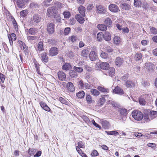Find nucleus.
<instances>
[{
	"mask_svg": "<svg viewBox=\"0 0 157 157\" xmlns=\"http://www.w3.org/2000/svg\"><path fill=\"white\" fill-rule=\"evenodd\" d=\"M36 51H42L44 50L43 47V43L42 42H40L37 45V48H36Z\"/></svg>",
	"mask_w": 157,
	"mask_h": 157,
	"instance_id": "obj_29",
	"label": "nucleus"
},
{
	"mask_svg": "<svg viewBox=\"0 0 157 157\" xmlns=\"http://www.w3.org/2000/svg\"><path fill=\"white\" fill-rule=\"evenodd\" d=\"M132 117L137 121L141 120L143 117V113L138 110L133 111L132 113Z\"/></svg>",
	"mask_w": 157,
	"mask_h": 157,
	"instance_id": "obj_2",
	"label": "nucleus"
},
{
	"mask_svg": "<svg viewBox=\"0 0 157 157\" xmlns=\"http://www.w3.org/2000/svg\"><path fill=\"white\" fill-rule=\"evenodd\" d=\"M89 52L88 50L85 49L82 51L81 54L83 57H86L89 54Z\"/></svg>",
	"mask_w": 157,
	"mask_h": 157,
	"instance_id": "obj_41",
	"label": "nucleus"
},
{
	"mask_svg": "<svg viewBox=\"0 0 157 157\" xmlns=\"http://www.w3.org/2000/svg\"><path fill=\"white\" fill-rule=\"evenodd\" d=\"M71 32V28L70 27L65 28L63 34L64 35L67 36L69 35Z\"/></svg>",
	"mask_w": 157,
	"mask_h": 157,
	"instance_id": "obj_43",
	"label": "nucleus"
},
{
	"mask_svg": "<svg viewBox=\"0 0 157 157\" xmlns=\"http://www.w3.org/2000/svg\"><path fill=\"white\" fill-rule=\"evenodd\" d=\"M37 32L36 28H32L30 29L28 31L29 34L32 35H35Z\"/></svg>",
	"mask_w": 157,
	"mask_h": 157,
	"instance_id": "obj_30",
	"label": "nucleus"
},
{
	"mask_svg": "<svg viewBox=\"0 0 157 157\" xmlns=\"http://www.w3.org/2000/svg\"><path fill=\"white\" fill-rule=\"evenodd\" d=\"M90 92L93 95L98 96L99 94V92L96 89H92L90 90Z\"/></svg>",
	"mask_w": 157,
	"mask_h": 157,
	"instance_id": "obj_39",
	"label": "nucleus"
},
{
	"mask_svg": "<svg viewBox=\"0 0 157 157\" xmlns=\"http://www.w3.org/2000/svg\"><path fill=\"white\" fill-rule=\"evenodd\" d=\"M8 36L9 39H11V40H15L17 38L15 34L14 33H12L11 34H8Z\"/></svg>",
	"mask_w": 157,
	"mask_h": 157,
	"instance_id": "obj_40",
	"label": "nucleus"
},
{
	"mask_svg": "<svg viewBox=\"0 0 157 157\" xmlns=\"http://www.w3.org/2000/svg\"><path fill=\"white\" fill-rule=\"evenodd\" d=\"M92 123L94 124V126H95L96 127L100 129L101 128V127L98 124L96 123L94 120H92L91 121Z\"/></svg>",
	"mask_w": 157,
	"mask_h": 157,
	"instance_id": "obj_64",
	"label": "nucleus"
},
{
	"mask_svg": "<svg viewBox=\"0 0 157 157\" xmlns=\"http://www.w3.org/2000/svg\"><path fill=\"white\" fill-rule=\"evenodd\" d=\"M120 113L122 116H126L127 114V111L126 109H122L120 110Z\"/></svg>",
	"mask_w": 157,
	"mask_h": 157,
	"instance_id": "obj_53",
	"label": "nucleus"
},
{
	"mask_svg": "<svg viewBox=\"0 0 157 157\" xmlns=\"http://www.w3.org/2000/svg\"><path fill=\"white\" fill-rule=\"evenodd\" d=\"M59 100L62 103L65 104H67V103L68 102L64 98L61 97L59 98Z\"/></svg>",
	"mask_w": 157,
	"mask_h": 157,
	"instance_id": "obj_55",
	"label": "nucleus"
},
{
	"mask_svg": "<svg viewBox=\"0 0 157 157\" xmlns=\"http://www.w3.org/2000/svg\"><path fill=\"white\" fill-rule=\"evenodd\" d=\"M100 56L102 58L106 59L107 58L108 55L105 52H102Z\"/></svg>",
	"mask_w": 157,
	"mask_h": 157,
	"instance_id": "obj_58",
	"label": "nucleus"
},
{
	"mask_svg": "<svg viewBox=\"0 0 157 157\" xmlns=\"http://www.w3.org/2000/svg\"><path fill=\"white\" fill-rule=\"evenodd\" d=\"M66 87L68 91L73 92L75 90V87L72 83L71 82H68L66 85Z\"/></svg>",
	"mask_w": 157,
	"mask_h": 157,
	"instance_id": "obj_17",
	"label": "nucleus"
},
{
	"mask_svg": "<svg viewBox=\"0 0 157 157\" xmlns=\"http://www.w3.org/2000/svg\"><path fill=\"white\" fill-rule=\"evenodd\" d=\"M20 46L22 50H23L25 52V53L28 52V47L25 45V44L21 41L19 42Z\"/></svg>",
	"mask_w": 157,
	"mask_h": 157,
	"instance_id": "obj_18",
	"label": "nucleus"
},
{
	"mask_svg": "<svg viewBox=\"0 0 157 157\" xmlns=\"http://www.w3.org/2000/svg\"><path fill=\"white\" fill-rule=\"evenodd\" d=\"M47 30L49 34H53L55 31V25L53 23H50L47 25Z\"/></svg>",
	"mask_w": 157,
	"mask_h": 157,
	"instance_id": "obj_6",
	"label": "nucleus"
},
{
	"mask_svg": "<svg viewBox=\"0 0 157 157\" xmlns=\"http://www.w3.org/2000/svg\"><path fill=\"white\" fill-rule=\"evenodd\" d=\"M91 155L93 156H97L98 155V153L97 150H94L92 151Z\"/></svg>",
	"mask_w": 157,
	"mask_h": 157,
	"instance_id": "obj_57",
	"label": "nucleus"
},
{
	"mask_svg": "<svg viewBox=\"0 0 157 157\" xmlns=\"http://www.w3.org/2000/svg\"><path fill=\"white\" fill-rule=\"evenodd\" d=\"M86 99L87 101L89 103H90L92 102V98L90 95H86Z\"/></svg>",
	"mask_w": 157,
	"mask_h": 157,
	"instance_id": "obj_52",
	"label": "nucleus"
},
{
	"mask_svg": "<svg viewBox=\"0 0 157 157\" xmlns=\"http://www.w3.org/2000/svg\"><path fill=\"white\" fill-rule=\"evenodd\" d=\"M108 97L109 96L106 95L102 96L98 101V105L100 106L102 105L105 103V100L108 99Z\"/></svg>",
	"mask_w": 157,
	"mask_h": 157,
	"instance_id": "obj_9",
	"label": "nucleus"
},
{
	"mask_svg": "<svg viewBox=\"0 0 157 157\" xmlns=\"http://www.w3.org/2000/svg\"><path fill=\"white\" fill-rule=\"evenodd\" d=\"M58 53V50L57 48L55 47L51 48L49 51L50 56H53L57 55Z\"/></svg>",
	"mask_w": 157,
	"mask_h": 157,
	"instance_id": "obj_10",
	"label": "nucleus"
},
{
	"mask_svg": "<svg viewBox=\"0 0 157 157\" xmlns=\"http://www.w3.org/2000/svg\"><path fill=\"white\" fill-rule=\"evenodd\" d=\"M74 71L71 70L69 72V74L72 77L76 78L77 75L76 73L78 71V68L76 67H74Z\"/></svg>",
	"mask_w": 157,
	"mask_h": 157,
	"instance_id": "obj_12",
	"label": "nucleus"
},
{
	"mask_svg": "<svg viewBox=\"0 0 157 157\" xmlns=\"http://www.w3.org/2000/svg\"><path fill=\"white\" fill-rule=\"evenodd\" d=\"M33 20L34 22L38 23L40 22L41 20V17L39 15L35 14L33 17Z\"/></svg>",
	"mask_w": 157,
	"mask_h": 157,
	"instance_id": "obj_15",
	"label": "nucleus"
},
{
	"mask_svg": "<svg viewBox=\"0 0 157 157\" xmlns=\"http://www.w3.org/2000/svg\"><path fill=\"white\" fill-rule=\"evenodd\" d=\"M27 38L30 42H32L33 40L36 39H37V37L34 36H27Z\"/></svg>",
	"mask_w": 157,
	"mask_h": 157,
	"instance_id": "obj_46",
	"label": "nucleus"
},
{
	"mask_svg": "<svg viewBox=\"0 0 157 157\" xmlns=\"http://www.w3.org/2000/svg\"><path fill=\"white\" fill-rule=\"evenodd\" d=\"M11 18L12 22L13 24V25L14 26L15 29L16 30L17 29H18L17 25L15 20L13 17H11Z\"/></svg>",
	"mask_w": 157,
	"mask_h": 157,
	"instance_id": "obj_37",
	"label": "nucleus"
},
{
	"mask_svg": "<svg viewBox=\"0 0 157 157\" xmlns=\"http://www.w3.org/2000/svg\"><path fill=\"white\" fill-rule=\"evenodd\" d=\"M97 89L100 91L104 93H108L109 90L108 89L105 88L103 87L98 86L97 87Z\"/></svg>",
	"mask_w": 157,
	"mask_h": 157,
	"instance_id": "obj_31",
	"label": "nucleus"
},
{
	"mask_svg": "<svg viewBox=\"0 0 157 157\" xmlns=\"http://www.w3.org/2000/svg\"><path fill=\"white\" fill-rule=\"evenodd\" d=\"M113 91L115 94H118L120 95H122L124 93V91L123 89L118 86L115 87Z\"/></svg>",
	"mask_w": 157,
	"mask_h": 157,
	"instance_id": "obj_11",
	"label": "nucleus"
},
{
	"mask_svg": "<svg viewBox=\"0 0 157 157\" xmlns=\"http://www.w3.org/2000/svg\"><path fill=\"white\" fill-rule=\"evenodd\" d=\"M97 11L100 14H106L107 11L105 7L101 5H98L96 6Z\"/></svg>",
	"mask_w": 157,
	"mask_h": 157,
	"instance_id": "obj_5",
	"label": "nucleus"
},
{
	"mask_svg": "<svg viewBox=\"0 0 157 157\" xmlns=\"http://www.w3.org/2000/svg\"><path fill=\"white\" fill-rule=\"evenodd\" d=\"M100 67L102 69L107 70L109 67V65L107 63H100Z\"/></svg>",
	"mask_w": 157,
	"mask_h": 157,
	"instance_id": "obj_22",
	"label": "nucleus"
},
{
	"mask_svg": "<svg viewBox=\"0 0 157 157\" xmlns=\"http://www.w3.org/2000/svg\"><path fill=\"white\" fill-rule=\"evenodd\" d=\"M103 33L101 32L99 33L97 35V38L98 41H100L103 36Z\"/></svg>",
	"mask_w": 157,
	"mask_h": 157,
	"instance_id": "obj_50",
	"label": "nucleus"
},
{
	"mask_svg": "<svg viewBox=\"0 0 157 157\" xmlns=\"http://www.w3.org/2000/svg\"><path fill=\"white\" fill-rule=\"evenodd\" d=\"M96 50L95 47H93L92 48V51L89 54V57L92 61H95L97 58V55L94 51Z\"/></svg>",
	"mask_w": 157,
	"mask_h": 157,
	"instance_id": "obj_4",
	"label": "nucleus"
},
{
	"mask_svg": "<svg viewBox=\"0 0 157 157\" xmlns=\"http://www.w3.org/2000/svg\"><path fill=\"white\" fill-rule=\"evenodd\" d=\"M142 57V55L141 53L138 52L135 55V59L136 61H139L141 60Z\"/></svg>",
	"mask_w": 157,
	"mask_h": 157,
	"instance_id": "obj_28",
	"label": "nucleus"
},
{
	"mask_svg": "<svg viewBox=\"0 0 157 157\" xmlns=\"http://www.w3.org/2000/svg\"><path fill=\"white\" fill-rule=\"evenodd\" d=\"M113 41L114 44H118L120 42V38L118 36H115L113 39Z\"/></svg>",
	"mask_w": 157,
	"mask_h": 157,
	"instance_id": "obj_34",
	"label": "nucleus"
},
{
	"mask_svg": "<svg viewBox=\"0 0 157 157\" xmlns=\"http://www.w3.org/2000/svg\"><path fill=\"white\" fill-rule=\"evenodd\" d=\"M143 86L146 87L150 85V83L147 81H143L142 83Z\"/></svg>",
	"mask_w": 157,
	"mask_h": 157,
	"instance_id": "obj_63",
	"label": "nucleus"
},
{
	"mask_svg": "<svg viewBox=\"0 0 157 157\" xmlns=\"http://www.w3.org/2000/svg\"><path fill=\"white\" fill-rule=\"evenodd\" d=\"M13 2L15 4L16 1V5L17 6L22 8L25 6L26 3L29 2V0H13Z\"/></svg>",
	"mask_w": 157,
	"mask_h": 157,
	"instance_id": "obj_3",
	"label": "nucleus"
},
{
	"mask_svg": "<svg viewBox=\"0 0 157 157\" xmlns=\"http://www.w3.org/2000/svg\"><path fill=\"white\" fill-rule=\"evenodd\" d=\"M144 67L150 71H153L155 68L154 65L149 62L145 63Z\"/></svg>",
	"mask_w": 157,
	"mask_h": 157,
	"instance_id": "obj_7",
	"label": "nucleus"
},
{
	"mask_svg": "<svg viewBox=\"0 0 157 157\" xmlns=\"http://www.w3.org/2000/svg\"><path fill=\"white\" fill-rule=\"evenodd\" d=\"M85 16H82L79 15V23H83L84 21V17Z\"/></svg>",
	"mask_w": 157,
	"mask_h": 157,
	"instance_id": "obj_56",
	"label": "nucleus"
},
{
	"mask_svg": "<svg viewBox=\"0 0 157 157\" xmlns=\"http://www.w3.org/2000/svg\"><path fill=\"white\" fill-rule=\"evenodd\" d=\"M63 14L64 16V17L65 18H69L71 16V14L70 12L67 11H66L64 12L63 13Z\"/></svg>",
	"mask_w": 157,
	"mask_h": 157,
	"instance_id": "obj_44",
	"label": "nucleus"
},
{
	"mask_svg": "<svg viewBox=\"0 0 157 157\" xmlns=\"http://www.w3.org/2000/svg\"><path fill=\"white\" fill-rule=\"evenodd\" d=\"M36 151V149L34 148H29L28 151V153L29 155V156L33 155Z\"/></svg>",
	"mask_w": 157,
	"mask_h": 157,
	"instance_id": "obj_36",
	"label": "nucleus"
},
{
	"mask_svg": "<svg viewBox=\"0 0 157 157\" xmlns=\"http://www.w3.org/2000/svg\"><path fill=\"white\" fill-rule=\"evenodd\" d=\"M102 127L105 129H107L109 126V123L106 121H104L101 122Z\"/></svg>",
	"mask_w": 157,
	"mask_h": 157,
	"instance_id": "obj_35",
	"label": "nucleus"
},
{
	"mask_svg": "<svg viewBox=\"0 0 157 157\" xmlns=\"http://www.w3.org/2000/svg\"><path fill=\"white\" fill-rule=\"evenodd\" d=\"M77 38L76 36H71L69 37V39L72 42H75L77 40Z\"/></svg>",
	"mask_w": 157,
	"mask_h": 157,
	"instance_id": "obj_49",
	"label": "nucleus"
},
{
	"mask_svg": "<svg viewBox=\"0 0 157 157\" xmlns=\"http://www.w3.org/2000/svg\"><path fill=\"white\" fill-rule=\"evenodd\" d=\"M121 7L123 9L126 10H130L131 6L129 5L126 3H122L121 4Z\"/></svg>",
	"mask_w": 157,
	"mask_h": 157,
	"instance_id": "obj_23",
	"label": "nucleus"
},
{
	"mask_svg": "<svg viewBox=\"0 0 157 157\" xmlns=\"http://www.w3.org/2000/svg\"><path fill=\"white\" fill-rule=\"evenodd\" d=\"M58 76L59 79L61 81L65 80L66 75L65 73L62 71H59L58 73Z\"/></svg>",
	"mask_w": 157,
	"mask_h": 157,
	"instance_id": "obj_13",
	"label": "nucleus"
},
{
	"mask_svg": "<svg viewBox=\"0 0 157 157\" xmlns=\"http://www.w3.org/2000/svg\"><path fill=\"white\" fill-rule=\"evenodd\" d=\"M27 13V11L26 10H23L20 13V15L22 17H24Z\"/></svg>",
	"mask_w": 157,
	"mask_h": 157,
	"instance_id": "obj_60",
	"label": "nucleus"
},
{
	"mask_svg": "<svg viewBox=\"0 0 157 157\" xmlns=\"http://www.w3.org/2000/svg\"><path fill=\"white\" fill-rule=\"evenodd\" d=\"M142 6L143 8L146 10L148 9L150 7L149 4L147 3V2H144L143 3Z\"/></svg>",
	"mask_w": 157,
	"mask_h": 157,
	"instance_id": "obj_48",
	"label": "nucleus"
},
{
	"mask_svg": "<svg viewBox=\"0 0 157 157\" xmlns=\"http://www.w3.org/2000/svg\"><path fill=\"white\" fill-rule=\"evenodd\" d=\"M71 67V65L69 63H65L62 66V69L65 70H68Z\"/></svg>",
	"mask_w": 157,
	"mask_h": 157,
	"instance_id": "obj_26",
	"label": "nucleus"
},
{
	"mask_svg": "<svg viewBox=\"0 0 157 157\" xmlns=\"http://www.w3.org/2000/svg\"><path fill=\"white\" fill-rule=\"evenodd\" d=\"M151 32L154 34H157V29L152 27L150 29Z\"/></svg>",
	"mask_w": 157,
	"mask_h": 157,
	"instance_id": "obj_59",
	"label": "nucleus"
},
{
	"mask_svg": "<svg viewBox=\"0 0 157 157\" xmlns=\"http://www.w3.org/2000/svg\"><path fill=\"white\" fill-rule=\"evenodd\" d=\"M126 85L127 87L131 88L134 86V84L131 81H127L126 82Z\"/></svg>",
	"mask_w": 157,
	"mask_h": 157,
	"instance_id": "obj_38",
	"label": "nucleus"
},
{
	"mask_svg": "<svg viewBox=\"0 0 157 157\" xmlns=\"http://www.w3.org/2000/svg\"><path fill=\"white\" fill-rule=\"evenodd\" d=\"M83 120L87 124L90 122V120L89 118L86 116H82L81 117Z\"/></svg>",
	"mask_w": 157,
	"mask_h": 157,
	"instance_id": "obj_54",
	"label": "nucleus"
},
{
	"mask_svg": "<svg viewBox=\"0 0 157 157\" xmlns=\"http://www.w3.org/2000/svg\"><path fill=\"white\" fill-rule=\"evenodd\" d=\"M143 118L147 122L150 121L151 120L150 118V117H149V114L148 115L146 114H145L144 115H143Z\"/></svg>",
	"mask_w": 157,
	"mask_h": 157,
	"instance_id": "obj_47",
	"label": "nucleus"
},
{
	"mask_svg": "<svg viewBox=\"0 0 157 157\" xmlns=\"http://www.w3.org/2000/svg\"><path fill=\"white\" fill-rule=\"evenodd\" d=\"M85 94V93L83 91L79 92V98H84Z\"/></svg>",
	"mask_w": 157,
	"mask_h": 157,
	"instance_id": "obj_62",
	"label": "nucleus"
},
{
	"mask_svg": "<svg viewBox=\"0 0 157 157\" xmlns=\"http://www.w3.org/2000/svg\"><path fill=\"white\" fill-rule=\"evenodd\" d=\"M149 116L151 119H153L157 116V112L156 111H151L149 113Z\"/></svg>",
	"mask_w": 157,
	"mask_h": 157,
	"instance_id": "obj_27",
	"label": "nucleus"
},
{
	"mask_svg": "<svg viewBox=\"0 0 157 157\" xmlns=\"http://www.w3.org/2000/svg\"><path fill=\"white\" fill-rule=\"evenodd\" d=\"M115 69L113 67H110L105 72V74L106 75H109L112 77L114 75L115 72Z\"/></svg>",
	"mask_w": 157,
	"mask_h": 157,
	"instance_id": "obj_16",
	"label": "nucleus"
},
{
	"mask_svg": "<svg viewBox=\"0 0 157 157\" xmlns=\"http://www.w3.org/2000/svg\"><path fill=\"white\" fill-rule=\"evenodd\" d=\"M30 6L31 8H36L39 7V5L37 3L34 2H31L30 5Z\"/></svg>",
	"mask_w": 157,
	"mask_h": 157,
	"instance_id": "obj_51",
	"label": "nucleus"
},
{
	"mask_svg": "<svg viewBox=\"0 0 157 157\" xmlns=\"http://www.w3.org/2000/svg\"><path fill=\"white\" fill-rule=\"evenodd\" d=\"M140 104L142 105H145L146 101L143 98H140L139 99V101Z\"/></svg>",
	"mask_w": 157,
	"mask_h": 157,
	"instance_id": "obj_61",
	"label": "nucleus"
},
{
	"mask_svg": "<svg viewBox=\"0 0 157 157\" xmlns=\"http://www.w3.org/2000/svg\"><path fill=\"white\" fill-rule=\"evenodd\" d=\"M97 27L99 29L102 31H105L107 29V27L105 25L100 24L97 25Z\"/></svg>",
	"mask_w": 157,
	"mask_h": 157,
	"instance_id": "obj_25",
	"label": "nucleus"
},
{
	"mask_svg": "<svg viewBox=\"0 0 157 157\" xmlns=\"http://www.w3.org/2000/svg\"><path fill=\"white\" fill-rule=\"evenodd\" d=\"M103 37L105 40L108 41H110L111 40V34L109 33L108 32H106L103 34Z\"/></svg>",
	"mask_w": 157,
	"mask_h": 157,
	"instance_id": "obj_20",
	"label": "nucleus"
},
{
	"mask_svg": "<svg viewBox=\"0 0 157 157\" xmlns=\"http://www.w3.org/2000/svg\"><path fill=\"white\" fill-rule=\"evenodd\" d=\"M40 104L41 107L45 110L49 112L50 111V109L47 104L43 101H41L40 103Z\"/></svg>",
	"mask_w": 157,
	"mask_h": 157,
	"instance_id": "obj_19",
	"label": "nucleus"
},
{
	"mask_svg": "<svg viewBox=\"0 0 157 157\" xmlns=\"http://www.w3.org/2000/svg\"><path fill=\"white\" fill-rule=\"evenodd\" d=\"M105 132H106L107 134L109 135H114L116 134H118L119 133L117 132L112 131H106Z\"/></svg>",
	"mask_w": 157,
	"mask_h": 157,
	"instance_id": "obj_45",
	"label": "nucleus"
},
{
	"mask_svg": "<svg viewBox=\"0 0 157 157\" xmlns=\"http://www.w3.org/2000/svg\"><path fill=\"white\" fill-rule=\"evenodd\" d=\"M41 60L44 62L47 63L48 61V58L45 53H43L40 54Z\"/></svg>",
	"mask_w": 157,
	"mask_h": 157,
	"instance_id": "obj_21",
	"label": "nucleus"
},
{
	"mask_svg": "<svg viewBox=\"0 0 157 157\" xmlns=\"http://www.w3.org/2000/svg\"><path fill=\"white\" fill-rule=\"evenodd\" d=\"M109 9L111 12L114 13H117L119 10V8L118 6L113 4H111L109 6Z\"/></svg>",
	"mask_w": 157,
	"mask_h": 157,
	"instance_id": "obj_8",
	"label": "nucleus"
},
{
	"mask_svg": "<svg viewBox=\"0 0 157 157\" xmlns=\"http://www.w3.org/2000/svg\"><path fill=\"white\" fill-rule=\"evenodd\" d=\"M85 8L83 6H79V13L81 16H85Z\"/></svg>",
	"mask_w": 157,
	"mask_h": 157,
	"instance_id": "obj_24",
	"label": "nucleus"
},
{
	"mask_svg": "<svg viewBox=\"0 0 157 157\" xmlns=\"http://www.w3.org/2000/svg\"><path fill=\"white\" fill-rule=\"evenodd\" d=\"M56 19V21L58 23H61V18L60 17V14L58 13L54 16Z\"/></svg>",
	"mask_w": 157,
	"mask_h": 157,
	"instance_id": "obj_33",
	"label": "nucleus"
},
{
	"mask_svg": "<svg viewBox=\"0 0 157 157\" xmlns=\"http://www.w3.org/2000/svg\"><path fill=\"white\" fill-rule=\"evenodd\" d=\"M54 5L53 6L50 7L47 10V15L48 17H50L51 16H54L58 13V8L61 9L64 6V4L57 1L54 2Z\"/></svg>",
	"mask_w": 157,
	"mask_h": 157,
	"instance_id": "obj_1",
	"label": "nucleus"
},
{
	"mask_svg": "<svg viewBox=\"0 0 157 157\" xmlns=\"http://www.w3.org/2000/svg\"><path fill=\"white\" fill-rule=\"evenodd\" d=\"M134 6L136 7H140L142 5L141 0H134Z\"/></svg>",
	"mask_w": 157,
	"mask_h": 157,
	"instance_id": "obj_32",
	"label": "nucleus"
},
{
	"mask_svg": "<svg viewBox=\"0 0 157 157\" xmlns=\"http://www.w3.org/2000/svg\"><path fill=\"white\" fill-rule=\"evenodd\" d=\"M115 62V64L117 66L120 67L124 62V60L123 58L118 57L116 59Z\"/></svg>",
	"mask_w": 157,
	"mask_h": 157,
	"instance_id": "obj_14",
	"label": "nucleus"
},
{
	"mask_svg": "<svg viewBox=\"0 0 157 157\" xmlns=\"http://www.w3.org/2000/svg\"><path fill=\"white\" fill-rule=\"evenodd\" d=\"M104 23L107 25H111L112 22L111 19L109 18H107L104 21Z\"/></svg>",
	"mask_w": 157,
	"mask_h": 157,
	"instance_id": "obj_42",
	"label": "nucleus"
}]
</instances>
